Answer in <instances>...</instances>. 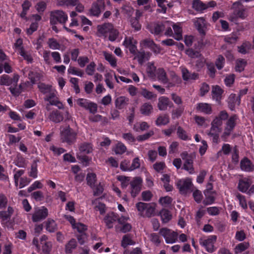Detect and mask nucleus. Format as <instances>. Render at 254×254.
<instances>
[{
  "label": "nucleus",
  "mask_w": 254,
  "mask_h": 254,
  "mask_svg": "<svg viewBox=\"0 0 254 254\" xmlns=\"http://www.w3.org/2000/svg\"><path fill=\"white\" fill-rule=\"evenodd\" d=\"M61 139L63 142H66L70 145L74 143L77 138V132L71 128L69 125L61 126Z\"/></svg>",
  "instance_id": "1"
},
{
  "label": "nucleus",
  "mask_w": 254,
  "mask_h": 254,
  "mask_svg": "<svg viewBox=\"0 0 254 254\" xmlns=\"http://www.w3.org/2000/svg\"><path fill=\"white\" fill-rule=\"evenodd\" d=\"M232 8L234 9L233 14L230 17L229 20L232 22H235L238 18L245 19L248 14L246 9L240 2H235L233 4Z\"/></svg>",
  "instance_id": "2"
},
{
  "label": "nucleus",
  "mask_w": 254,
  "mask_h": 254,
  "mask_svg": "<svg viewBox=\"0 0 254 254\" xmlns=\"http://www.w3.org/2000/svg\"><path fill=\"white\" fill-rule=\"evenodd\" d=\"M67 20V14L62 10H56L51 12L50 20L52 25H55L58 22L64 24Z\"/></svg>",
  "instance_id": "3"
},
{
  "label": "nucleus",
  "mask_w": 254,
  "mask_h": 254,
  "mask_svg": "<svg viewBox=\"0 0 254 254\" xmlns=\"http://www.w3.org/2000/svg\"><path fill=\"white\" fill-rule=\"evenodd\" d=\"M176 184L180 192L182 194H186L189 191L193 190L191 189L193 185L190 179L180 180Z\"/></svg>",
  "instance_id": "4"
},
{
  "label": "nucleus",
  "mask_w": 254,
  "mask_h": 254,
  "mask_svg": "<svg viewBox=\"0 0 254 254\" xmlns=\"http://www.w3.org/2000/svg\"><path fill=\"white\" fill-rule=\"evenodd\" d=\"M159 233L165 238L166 242L168 244L174 243L177 240V233L167 228H161L160 230Z\"/></svg>",
  "instance_id": "5"
},
{
  "label": "nucleus",
  "mask_w": 254,
  "mask_h": 254,
  "mask_svg": "<svg viewBox=\"0 0 254 254\" xmlns=\"http://www.w3.org/2000/svg\"><path fill=\"white\" fill-rule=\"evenodd\" d=\"M142 180L140 177H135L130 182V194L132 197H135L140 192L141 190Z\"/></svg>",
  "instance_id": "6"
},
{
  "label": "nucleus",
  "mask_w": 254,
  "mask_h": 254,
  "mask_svg": "<svg viewBox=\"0 0 254 254\" xmlns=\"http://www.w3.org/2000/svg\"><path fill=\"white\" fill-rule=\"evenodd\" d=\"M217 239V236L215 235L210 236L207 239H204L200 238L199 240V244L204 247L208 253H212L214 251V244Z\"/></svg>",
  "instance_id": "7"
},
{
  "label": "nucleus",
  "mask_w": 254,
  "mask_h": 254,
  "mask_svg": "<svg viewBox=\"0 0 254 254\" xmlns=\"http://www.w3.org/2000/svg\"><path fill=\"white\" fill-rule=\"evenodd\" d=\"M105 8V4L104 0H97L94 2L89 9L90 13L92 16H98L101 11Z\"/></svg>",
  "instance_id": "8"
},
{
  "label": "nucleus",
  "mask_w": 254,
  "mask_h": 254,
  "mask_svg": "<svg viewBox=\"0 0 254 254\" xmlns=\"http://www.w3.org/2000/svg\"><path fill=\"white\" fill-rule=\"evenodd\" d=\"M168 24H169V21L153 23L148 27L149 30L152 34L156 35H159L165 30Z\"/></svg>",
  "instance_id": "9"
},
{
  "label": "nucleus",
  "mask_w": 254,
  "mask_h": 254,
  "mask_svg": "<svg viewBox=\"0 0 254 254\" xmlns=\"http://www.w3.org/2000/svg\"><path fill=\"white\" fill-rule=\"evenodd\" d=\"M194 25L199 33L202 36L206 34V23L203 17L197 18L193 20Z\"/></svg>",
  "instance_id": "10"
},
{
  "label": "nucleus",
  "mask_w": 254,
  "mask_h": 254,
  "mask_svg": "<svg viewBox=\"0 0 254 254\" xmlns=\"http://www.w3.org/2000/svg\"><path fill=\"white\" fill-rule=\"evenodd\" d=\"M19 79V76L15 74L12 78H10L8 75L4 74L0 78V85L16 86Z\"/></svg>",
  "instance_id": "11"
},
{
  "label": "nucleus",
  "mask_w": 254,
  "mask_h": 254,
  "mask_svg": "<svg viewBox=\"0 0 254 254\" xmlns=\"http://www.w3.org/2000/svg\"><path fill=\"white\" fill-rule=\"evenodd\" d=\"M48 215V211L47 208L43 206L42 209L36 211L32 215L33 222H38L45 219Z\"/></svg>",
  "instance_id": "12"
},
{
  "label": "nucleus",
  "mask_w": 254,
  "mask_h": 254,
  "mask_svg": "<svg viewBox=\"0 0 254 254\" xmlns=\"http://www.w3.org/2000/svg\"><path fill=\"white\" fill-rule=\"evenodd\" d=\"M113 25L109 23H104L97 26V35L99 37H106L107 33L112 30Z\"/></svg>",
  "instance_id": "13"
},
{
  "label": "nucleus",
  "mask_w": 254,
  "mask_h": 254,
  "mask_svg": "<svg viewBox=\"0 0 254 254\" xmlns=\"http://www.w3.org/2000/svg\"><path fill=\"white\" fill-rule=\"evenodd\" d=\"M182 78L184 81H188L190 80H196L199 78V74L197 73H191L186 67L181 69Z\"/></svg>",
  "instance_id": "14"
},
{
  "label": "nucleus",
  "mask_w": 254,
  "mask_h": 254,
  "mask_svg": "<svg viewBox=\"0 0 254 254\" xmlns=\"http://www.w3.org/2000/svg\"><path fill=\"white\" fill-rule=\"evenodd\" d=\"M196 110L199 112L209 115L212 112V106L206 103H198L196 107Z\"/></svg>",
  "instance_id": "15"
},
{
  "label": "nucleus",
  "mask_w": 254,
  "mask_h": 254,
  "mask_svg": "<svg viewBox=\"0 0 254 254\" xmlns=\"http://www.w3.org/2000/svg\"><path fill=\"white\" fill-rule=\"evenodd\" d=\"M170 107L173 106V104L170 102L169 98L166 97H161L158 99L157 107L161 111L167 110L168 106Z\"/></svg>",
  "instance_id": "16"
},
{
  "label": "nucleus",
  "mask_w": 254,
  "mask_h": 254,
  "mask_svg": "<svg viewBox=\"0 0 254 254\" xmlns=\"http://www.w3.org/2000/svg\"><path fill=\"white\" fill-rule=\"evenodd\" d=\"M118 219V215L113 212L108 213L104 218L107 227L110 229L113 228V223Z\"/></svg>",
  "instance_id": "17"
},
{
  "label": "nucleus",
  "mask_w": 254,
  "mask_h": 254,
  "mask_svg": "<svg viewBox=\"0 0 254 254\" xmlns=\"http://www.w3.org/2000/svg\"><path fill=\"white\" fill-rule=\"evenodd\" d=\"M241 168L243 171L251 172L254 170V166L248 158L245 157L240 162Z\"/></svg>",
  "instance_id": "18"
},
{
  "label": "nucleus",
  "mask_w": 254,
  "mask_h": 254,
  "mask_svg": "<svg viewBox=\"0 0 254 254\" xmlns=\"http://www.w3.org/2000/svg\"><path fill=\"white\" fill-rule=\"evenodd\" d=\"M240 98L235 94H231L228 98V107L231 110L235 109V106H239L240 104Z\"/></svg>",
  "instance_id": "19"
},
{
  "label": "nucleus",
  "mask_w": 254,
  "mask_h": 254,
  "mask_svg": "<svg viewBox=\"0 0 254 254\" xmlns=\"http://www.w3.org/2000/svg\"><path fill=\"white\" fill-rule=\"evenodd\" d=\"M212 98L219 104L221 103L223 90L218 85L213 86L212 88Z\"/></svg>",
  "instance_id": "20"
},
{
  "label": "nucleus",
  "mask_w": 254,
  "mask_h": 254,
  "mask_svg": "<svg viewBox=\"0 0 254 254\" xmlns=\"http://www.w3.org/2000/svg\"><path fill=\"white\" fill-rule=\"evenodd\" d=\"M221 128H219L213 126H211L208 135L213 137V141L217 143L219 137V133L221 131Z\"/></svg>",
  "instance_id": "21"
},
{
  "label": "nucleus",
  "mask_w": 254,
  "mask_h": 254,
  "mask_svg": "<svg viewBox=\"0 0 254 254\" xmlns=\"http://www.w3.org/2000/svg\"><path fill=\"white\" fill-rule=\"evenodd\" d=\"M49 119L55 123H59L64 120V117L60 112L57 110L54 111L50 113Z\"/></svg>",
  "instance_id": "22"
},
{
  "label": "nucleus",
  "mask_w": 254,
  "mask_h": 254,
  "mask_svg": "<svg viewBox=\"0 0 254 254\" xmlns=\"http://www.w3.org/2000/svg\"><path fill=\"white\" fill-rule=\"evenodd\" d=\"M128 98L125 96H120L116 99L115 105L119 109H122L128 105Z\"/></svg>",
  "instance_id": "23"
},
{
  "label": "nucleus",
  "mask_w": 254,
  "mask_h": 254,
  "mask_svg": "<svg viewBox=\"0 0 254 254\" xmlns=\"http://www.w3.org/2000/svg\"><path fill=\"white\" fill-rule=\"evenodd\" d=\"M156 75L158 80L161 81L163 83L166 84L168 82L167 73L163 68H159L156 70Z\"/></svg>",
  "instance_id": "24"
},
{
  "label": "nucleus",
  "mask_w": 254,
  "mask_h": 254,
  "mask_svg": "<svg viewBox=\"0 0 254 254\" xmlns=\"http://www.w3.org/2000/svg\"><path fill=\"white\" fill-rule=\"evenodd\" d=\"M195 156L189 157L184 164L183 168L189 171L190 173L192 174L194 172V168L193 167V162Z\"/></svg>",
  "instance_id": "25"
},
{
  "label": "nucleus",
  "mask_w": 254,
  "mask_h": 254,
  "mask_svg": "<svg viewBox=\"0 0 254 254\" xmlns=\"http://www.w3.org/2000/svg\"><path fill=\"white\" fill-rule=\"evenodd\" d=\"M135 55V59H137L139 64H142L145 60H148V58L150 57V54L148 53H145L144 51H139L136 52Z\"/></svg>",
  "instance_id": "26"
},
{
  "label": "nucleus",
  "mask_w": 254,
  "mask_h": 254,
  "mask_svg": "<svg viewBox=\"0 0 254 254\" xmlns=\"http://www.w3.org/2000/svg\"><path fill=\"white\" fill-rule=\"evenodd\" d=\"M252 48V45L250 42L246 41L238 47V52L243 54L249 53Z\"/></svg>",
  "instance_id": "27"
},
{
  "label": "nucleus",
  "mask_w": 254,
  "mask_h": 254,
  "mask_svg": "<svg viewBox=\"0 0 254 254\" xmlns=\"http://www.w3.org/2000/svg\"><path fill=\"white\" fill-rule=\"evenodd\" d=\"M77 247V242L74 239H71L65 246V252L66 254H70Z\"/></svg>",
  "instance_id": "28"
},
{
  "label": "nucleus",
  "mask_w": 254,
  "mask_h": 254,
  "mask_svg": "<svg viewBox=\"0 0 254 254\" xmlns=\"http://www.w3.org/2000/svg\"><path fill=\"white\" fill-rule=\"evenodd\" d=\"M169 121L170 119L168 115L164 114L158 117L155 121V124L158 126L166 125L169 123Z\"/></svg>",
  "instance_id": "29"
},
{
  "label": "nucleus",
  "mask_w": 254,
  "mask_h": 254,
  "mask_svg": "<svg viewBox=\"0 0 254 254\" xmlns=\"http://www.w3.org/2000/svg\"><path fill=\"white\" fill-rule=\"evenodd\" d=\"M57 229V224L54 220L49 219L46 222V229L50 233L55 232Z\"/></svg>",
  "instance_id": "30"
},
{
  "label": "nucleus",
  "mask_w": 254,
  "mask_h": 254,
  "mask_svg": "<svg viewBox=\"0 0 254 254\" xmlns=\"http://www.w3.org/2000/svg\"><path fill=\"white\" fill-rule=\"evenodd\" d=\"M153 107L152 106L148 103L143 104L140 108V111L141 113L145 116L149 115L152 112Z\"/></svg>",
  "instance_id": "31"
},
{
  "label": "nucleus",
  "mask_w": 254,
  "mask_h": 254,
  "mask_svg": "<svg viewBox=\"0 0 254 254\" xmlns=\"http://www.w3.org/2000/svg\"><path fill=\"white\" fill-rule=\"evenodd\" d=\"M79 149L83 154H89L92 152L93 149L91 144L84 142L80 145Z\"/></svg>",
  "instance_id": "32"
},
{
  "label": "nucleus",
  "mask_w": 254,
  "mask_h": 254,
  "mask_svg": "<svg viewBox=\"0 0 254 254\" xmlns=\"http://www.w3.org/2000/svg\"><path fill=\"white\" fill-rule=\"evenodd\" d=\"M160 214L161 215L162 220L164 223H167L172 218V215L170 212L167 209H162L160 211Z\"/></svg>",
  "instance_id": "33"
},
{
  "label": "nucleus",
  "mask_w": 254,
  "mask_h": 254,
  "mask_svg": "<svg viewBox=\"0 0 254 254\" xmlns=\"http://www.w3.org/2000/svg\"><path fill=\"white\" fill-rule=\"evenodd\" d=\"M192 7L197 11H201L208 7L205 4L203 3L200 0H193Z\"/></svg>",
  "instance_id": "34"
},
{
  "label": "nucleus",
  "mask_w": 254,
  "mask_h": 254,
  "mask_svg": "<svg viewBox=\"0 0 254 254\" xmlns=\"http://www.w3.org/2000/svg\"><path fill=\"white\" fill-rule=\"evenodd\" d=\"M249 243L247 242L239 244L236 246L234 249L235 254H238L241 253L247 250L249 247Z\"/></svg>",
  "instance_id": "35"
},
{
  "label": "nucleus",
  "mask_w": 254,
  "mask_h": 254,
  "mask_svg": "<svg viewBox=\"0 0 254 254\" xmlns=\"http://www.w3.org/2000/svg\"><path fill=\"white\" fill-rule=\"evenodd\" d=\"M247 64V61L244 59H240L237 60L236 63V70L239 72L243 71Z\"/></svg>",
  "instance_id": "36"
},
{
  "label": "nucleus",
  "mask_w": 254,
  "mask_h": 254,
  "mask_svg": "<svg viewBox=\"0 0 254 254\" xmlns=\"http://www.w3.org/2000/svg\"><path fill=\"white\" fill-rule=\"evenodd\" d=\"M103 55L106 60L109 62L112 66L115 67L116 66L117 61L113 55L108 53L107 52H103Z\"/></svg>",
  "instance_id": "37"
},
{
  "label": "nucleus",
  "mask_w": 254,
  "mask_h": 254,
  "mask_svg": "<svg viewBox=\"0 0 254 254\" xmlns=\"http://www.w3.org/2000/svg\"><path fill=\"white\" fill-rule=\"evenodd\" d=\"M186 54L190 58L196 59L201 58L202 55L200 52L190 48L186 51Z\"/></svg>",
  "instance_id": "38"
},
{
  "label": "nucleus",
  "mask_w": 254,
  "mask_h": 254,
  "mask_svg": "<svg viewBox=\"0 0 254 254\" xmlns=\"http://www.w3.org/2000/svg\"><path fill=\"white\" fill-rule=\"evenodd\" d=\"M52 85L46 84L44 83H39L38 85L39 90L43 94L50 93L52 91Z\"/></svg>",
  "instance_id": "39"
},
{
  "label": "nucleus",
  "mask_w": 254,
  "mask_h": 254,
  "mask_svg": "<svg viewBox=\"0 0 254 254\" xmlns=\"http://www.w3.org/2000/svg\"><path fill=\"white\" fill-rule=\"evenodd\" d=\"M86 180L88 185L91 188L94 187V184L96 181V175L95 173H88L86 177Z\"/></svg>",
  "instance_id": "40"
},
{
  "label": "nucleus",
  "mask_w": 254,
  "mask_h": 254,
  "mask_svg": "<svg viewBox=\"0 0 254 254\" xmlns=\"http://www.w3.org/2000/svg\"><path fill=\"white\" fill-rule=\"evenodd\" d=\"M37 160H34L31 166V170L29 173V176L33 178H36L37 177Z\"/></svg>",
  "instance_id": "41"
},
{
  "label": "nucleus",
  "mask_w": 254,
  "mask_h": 254,
  "mask_svg": "<svg viewBox=\"0 0 254 254\" xmlns=\"http://www.w3.org/2000/svg\"><path fill=\"white\" fill-rule=\"evenodd\" d=\"M155 204L154 203H147V207L146 208V212L145 216L150 217L154 215L155 209Z\"/></svg>",
  "instance_id": "42"
},
{
  "label": "nucleus",
  "mask_w": 254,
  "mask_h": 254,
  "mask_svg": "<svg viewBox=\"0 0 254 254\" xmlns=\"http://www.w3.org/2000/svg\"><path fill=\"white\" fill-rule=\"evenodd\" d=\"M156 67L153 63H149L147 67V72L149 77L152 78H155Z\"/></svg>",
  "instance_id": "43"
},
{
  "label": "nucleus",
  "mask_w": 254,
  "mask_h": 254,
  "mask_svg": "<svg viewBox=\"0 0 254 254\" xmlns=\"http://www.w3.org/2000/svg\"><path fill=\"white\" fill-rule=\"evenodd\" d=\"M173 28L175 32V36L174 37V38L178 41L182 39L183 37L182 34V28L176 24H173Z\"/></svg>",
  "instance_id": "44"
},
{
  "label": "nucleus",
  "mask_w": 254,
  "mask_h": 254,
  "mask_svg": "<svg viewBox=\"0 0 254 254\" xmlns=\"http://www.w3.org/2000/svg\"><path fill=\"white\" fill-rule=\"evenodd\" d=\"M9 89L10 91L11 94L15 96H18L22 91V86L21 84H20L18 86L16 84V86H13L12 85L9 88Z\"/></svg>",
  "instance_id": "45"
},
{
  "label": "nucleus",
  "mask_w": 254,
  "mask_h": 254,
  "mask_svg": "<svg viewBox=\"0 0 254 254\" xmlns=\"http://www.w3.org/2000/svg\"><path fill=\"white\" fill-rule=\"evenodd\" d=\"M28 77L30 79L31 83L33 84L40 79L41 75L38 72L30 71L28 74Z\"/></svg>",
  "instance_id": "46"
},
{
  "label": "nucleus",
  "mask_w": 254,
  "mask_h": 254,
  "mask_svg": "<svg viewBox=\"0 0 254 254\" xmlns=\"http://www.w3.org/2000/svg\"><path fill=\"white\" fill-rule=\"evenodd\" d=\"M206 66L208 71V74L209 76L212 78H214L216 71L214 64L212 63H208L206 64Z\"/></svg>",
  "instance_id": "47"
},
{
  "label": "nucleus",
  "mask_w": 254,
  "mask_h": 254,
  "mask_svg": "<svg viewBox=\"0 0 254 254\" xmlns=\"http://www.w3.org/2000/svg\"><path fill=\"white\" fill-rule=\"evenodd\" d=\"M78 2V0H61L59 1V5L74 6L77 4Z\"/></svg>",
  "instance_id": "48"
},
{
  "label": "nucleus",
  "mask_w": 254,
  "mask_h": 254,
  "mask_svg": "<svg viewBox=\"0 0 254 254\" xmlns=\"http://www.w3.org/2000/svg\"><path fill=\"white\" fill-rule=\"evenodd\" d=\"M115 229L117 232L127 233L129 232L131 229V226L129 223H126L122 227L116 226Z\"/></svg>",
  "instance_id": "49"
},
{
  "label": "nucleus",
  "mask_w": 254,
  "mask_h": 254,
  "mask_svg": "<svg viewBox=\"0 0 254 254\" xmlns=\"http://www.w3.org/2000/svg\"><path fill=\"white\" fill-rule=\"evenodd\" d=\"M48 44L49 47L52 49L59 50L60 49V44L54 38L49 39Z\"/></svg>",
  "instance_id": "50"
},
{
  "label": "nucleus",
  "mask_w": 254,
  "mask_h": 254,
  "mask_svg": "<svg viewBox=\"0 0 254 254\" xmlns=\"http://www.w3.org/2000/svg\"><path fill=\"white\" fill-rule=\"evenodd\" d=\"M133 244H134V242L132 241L129 235H126L123 237L122 241V246L124 248H126L128 245Z\"/></svg>",
  "instance_id": "51"
},
{
  "label": "nucleus",
  "mask_w": 254,
  "mask_h": 254,
  "mask_svg": "<svg viewBox=\"0 0 254 254\" xmlns=\"http://www.w3.org/2000/svg\"><path fill=\"white\" fill-rule=\"evenodd\" d=\"M126 150L127 148L124 144L118 143L116 145L114 151L116 154H122L126 152Z\"/></svg>",
  "instance_id": "52"
},
{
  "label": "nucleus",
  "mask_w": 254,
  "mask_h": 254,
  "mask_svg": "<svg viewBox=\"0 0 254 254\" xmlns=\"http://www.w3.org/2000/svg\"><path fill=\"white\" fill-rule=\"evenodd\" d=\"M250 187L249 183L244 181H240L238 185V189L240 191L243 192H246Z\"/></svg>",
  "instance_id": "53"
},
{
  "label": "nucleus",
  "mask_w": 254,
  "mask_h": 254,
  "mask_svg": "<svg viewBox=\"0 0 254 254\" xmlns=\"http://www.w3.org/2000/svg\"><path fill=\"white\" fill-rule=\"evenodd\" d=\"M150 240L156 246H158L161 243L159 236L156 233H151L149 235Z\"/></svg>",
  "instance_id": "54"
},
{
  "label": "nucleus",
  "mask_w": 254,
  "mask_h": 254,
  "mask_svg": "<svg viewBox=\"0 0 254 254\" xmlns=\"http://www.w3.org/2000/svg\"><path fill=\"white\" fill-rule=\"evenodd\" d=\"M177 134L181 139L186 140L189 139L186 131L181 127H179L177 128Z\"/></svg>",
  "instance_id": "55"
},
{
  "label": "nucleus",
  "mask_w": 254,
  "mask_h": 254,
  "mask_svg": "<svg viewBox=\"0 0 254 254\" xmlns=\"http://www.w3.org/2000/svg\"><path fill=\"white\" fill-rule=\"evenodd\" d=\"M225 62V59L222 55H219L215 61V65L218 69H221L223 66Z\"/></svg>",
  "instance_id": "56"
},
{
  "label": "nucleus",
  "mask_w": 254,
  "mask_h": 254,
  "mask_svg": "<svg viewBox=\"0 0 254 254\" xmlns=\"http://www.w3.org/2000/svg\"><path fill=\"white\" fill-rule=\"evenodd\" d=\"M153 134L154 131L153 130H150L148 132L144 134L138 135L136 137V139L139 141H142L148 139Z\"/></svg>",
  "instance_id": "57"
},
{
  "label": "nucleus",
  "mask_w": 254,
  "mask_h": 254,
  "mask_svg": "<svg viewBox=\"0 0 254 254\" xmlns=\"http://www.w3.org/2000/svg\"><path fill=\"white\" fill-rule=\"evenodd\" d=\"M109 40L113 42L117 39L119 36V32L113 27L112 30L109 32Z\"/></svg>",
  "instance_id": "58"
},
{
  "label": "nucleus",
  "mask_w": 254,
  "mask_h": 254,
  "mask_svg": "<svg viewBox=\"0 0 254 254\" xmlns=\"http://www.w3.org/2000/svg\"><path fill=\"white\" fill-rule=\"evenodd\" d=\"M118 180L121 182V186L123 188H126L128 185L129 182V177L124 176L118 177Z\"/></svg>",
  "instance_id": "59"
},
{
  "label": "nucleus",
  "mask_w": 254,
  "mask_h": 254,
  "mask_svg": "<svg viewBox=\"0 0 254 254\" xmlns=\"http://www.w3.org/2000/svg\"><path fill=\"white\" fill-rule=\"evenodd\" d=\"M31 196L33 197L36 201H40L43 200L44 198V196L43 193L41 191H34L31 193Z\"/></svg>",
  "instance_id": "60"
},
{
  "label": "nucleus",
  "mask_w": 254,
  "mask_h": 254,
  "mask_svg": "<svg viewBox=\"0 0 254 254\" xmlns=\"http://www.w3.org/2000/svg\"><path fill=\"white\" fill-rule=\"evenodd\" d=\"M237 119L236 115L231 116L227 122V127L230 128V129H233L236 124L235 121Z\"/></svg>",
  "instance_id": "61"
},
{
  "label": "nucleus",
  "mask_w": 254,
  "mask_h": 254,
  "mask_svg": "<svg viewBox=\"0 0 254 254\" xmlns=\"http://www.w3.org/2000/svg\"><path fill=\"white\" fill-rule=\"evenodd\" d=\"M96 64L94 62H91L86 68L85 71L86 73L89 75H92L94 74L95 70Z\"/></svg>",
  "instance_id": "62"
},
{
  "label": "nucleus",
  "mask_w": 254,
  "mask_h": 254,
  "mask_svg": "<svg viewBox=\"0 0 254 254\" xmlns=\"http://www.w3.org/2000/svg\"><path fill=\"white\" fill-rule=\"evenodd\" d=\"M184 111V107L182 106H180L175 110H174L172 111V116L173 118H178L180 117Z\"/></svg>",
  "instance_id": "63"
},
{
  "label": "nucleus",
  "mask_w": 254,
  "mask_h": 254,
  "mask_svg": "<svg viewBox=\"0 0 254 254\" xmlns=\"http://www.w3.org/2000/svg\"><path fill=\"white\" fill-rule=\"evenodd\" d=\"M68 72L72 74L77 75L80 77L83 76L84 74V72L82 70L77 69L74 67H70L68 69Z\"/></svg>",
  "instance_id": "64"
}]
</instances>
